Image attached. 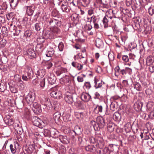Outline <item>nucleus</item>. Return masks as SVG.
<instances>
[{
    "instance_id": "obj_16",
    "label": "nucleus",
    "mask_w": 154,
    "mask_h": 154,
    "mask_svg": "<svg viewBox=\"0 0 154 154\" xmlns=\"http://www.w3.org/2000/svg\"><path fill=\"white\" fill-rule=\"evenodd\" d=\"M54 53V50L53 48H50L47 49L46 53V56L48 57H51Z\"/></svg>"
},
{
    "instance_id": "obj_12",
    "label": "nucleus",
    "mask_w": 154,
    "mask_h": 154,
    "mask_svg": "<svg viewBox=\"0 0 154 154\" xmlns=\"http://www.w3.org/2000/svg\"><path fill=\"white\" fill-rule=\"evenodd\" d=\"M54 36L51 29L50 30L46 31L44 35L45 38L46 39H52L54 38Z\"/></svg>"
},
{
    "instance_id": "obj_46",
    "label": "nucleus",
    "mask_w": 154,
    "mask_h": 154,
    "mask_svg": "<svg viewBox=\"0 0 154 154\" xmlns=\"http://www.w3.org/2000/svg\"><path fill=\"white\" fill-rule=\"evenodd\" d=\"M81 3L84 6H86L89 3V0H81Z\"/></svg>"
},
{
    "instance_id": "obj_42",
    "label": "nucleus",
    "mask_w": 154,
    "mask_h": 154,
    "mask_svg": "<svg viewBox=\"0 0 154 154\" xmlns=\"http://www.w3.org/2000/svg\"><path fill=\"white\" fill-rule=\"evenodd\" d=\"M2 34L5 35H7L8 31L7 28L5 26H3L2 29Z\"/></svg>"
},
{
    "instance_id": "obj_28",
    "label": "nucleus",
    "mask_w": 154,
    "mask_h": 154,
    "mask_svg": "<svg viewBox=\"0 0 154 154\" xmlns=\"http://www.w3.org/2000/svg\"><path fill=\"white\" fill-rule=\"evenodd\" d=\"M131 125L130 123L128 122L124 125V129L126 132H129L131 130Z\"/></svg>"
},
{
    "instance_id": "obj_24",
    "label": "nucleus",
    "mask_w": 154,
    "mask_h": 154,
    "mask_svg": "<svg viewBox=\"0 0 154 154\" xmlns=\"http://www.w3.org/2000/svg\"><path fill=\"white\" fill-rule=\"evenodd\" d=\"M153 60L151 56H149L146 59V63L147 66H150L152 64Z\"/></svg>"
},
{
    "instance_id": "obj_33",
    "label": "nucleus",
    "mask_w": 154,
    "mask_h": 154,
    "mask_svg": "<svg viewBox=\"0 0 154 154\" xmlns=\"http://www.w3.org/2000/svg\"><path fill=\"white\" fill-rule=\"evenodd\" d=\"M50 132L51 135L55 137H56L57 134H58V131L54 128H52L50 131Z\"/></svg>"
},
{
    "instance_id": "obj_17",
    "label": "nucleus",
    "mask_w": 154,
    "mask_h": 154,
    "mask_svg": "<svg viewBox=\"0 0 154 154\" xmlns=\"http://www.w3.org/2000/svg\"><path fill=\"white\" fill-rule=\"evenodd\" d=\"M94 81L95 84L94 87L96 88H100L102 86L103 84L101 81H100L96 78H95Z\"/></svg>"
},
{
    "instance_id": "obj_57",
    "label": "nucleus",
    "mask_w": 154,
    "mask_h": 154,
    "mask_svg": "<svg viewBox=\"0 0 154 154\" xmlns=\"http://www.w3.org/2000/svg\"><path fill=\"white\" fill-rule=\"evenodd\" d=\"M31 35V31L29 30L26 31L24 34V35L28 37H29Z\"/></svg>"
},
{
    "instance_id": "obj_20",
    "label": "nucleus",
    "mask_w": 154,
    "mask_h": 154,
    "mask_svg": "<svg viewBox=\"0 0 154 154\" xmlns=\"http://www.w3.org/2000/svg\"><path fill=\"white\" fill-rule=\"evenodd\" d=\"M142 105L143 104L141 102H136L134 104V109L137 111H139L141 109Z\"/></svg>"
},
{
    "instance_id": "obj_32",
    "label": "nucleus",
    "mask_w": 154,
    "mask_h": 154,
    "mask_svg": "<svg viewBox=\"0 0 154 154\" xmlns=\"http://www.w3.org/2000/svg\"><path fill=\"white\" fill-rule=\"evenodd\" d=\"M75 116L76 117L79 119H81L83 118L84 114L82 112H75Z\"/></svg>"
},
{
    "instance_id": "obj_25",
    "label": "nucleus",
    "mask_w": 154,
    "mask_h": 154,
    "mask_svg": "<svg viewBox=\"0 0 154 154\" xmlns=\"http://www.w3.org/2000/svg\"><path fill=\"white\" fill-rule=\"evenodd\" d=\"M23 114L25 118L28 119L30 118L31 115L29 110L28 109L26 108L25 109L24 111Z\"/></svg>"
},
{
    "instance_id": "obj_39",
    "label": "nucleus",
    "mask_w": 154,
    "mask_h": 154,
    "mask_svg": "<svg viewBox=\"0 0 154 154\" xmlns=\"http://www.w3.org/2000/svg\"><path fill=\"white\" fill-rule=\"evenodd\" d=\"M70 115L68 114L63 116V120L65 122H67L70 120Z\"/></svg>"
},
{
    "instance_id": "obj_63",
    "label": "nucleus",
    "mask_w": 154,
    "mask_h": 154,
    "mask_svg": "<svg viewBox=\"0 0 154 154\" xmlns=\"http://www.w3.org/2000/svg\"><path fill=\"white\" fill-rule=\"evenodd\" d=\"M125 69L126 73H128L129 74H131L132 73V69H131L129 68L126 67L125 68Z\"/></svg>"
},
{
    "instance_id": "obj_50",
    "label": "nucleus",
    "mask_w": 154,
    "mask_h": 154,
    "mask_svg": "<svg viewBox=\"0 0 154 154\" xmlns=\"http://www.w3.org/2000/svg\"><path fill=\"white\" fill-rule=\"evenodd\" d=\"M10 90L12 92L14 93H17L18 91L17 88L12 86L10 87Z\"/></svg>"
},
{
    "instance_id": "obj_59",
    "label": "nucleus",
    "mask_w": 154,
    "mask_h": 154,
    "mask_svg": "<svg viewBox=\"0 0 154 154\" xmlns=\"http://www.w3.org/2000/svg\"><path fill=\"white\" fill-rule=\"evenodd\" d=\"M28 154H37L35 150L34 149H33L32 151L29 149L28 152Z\"/></svg>"
},
{
    "instance_id": "obj_43",
    "label": "nucleus",
    "mask_w": 154,
    "mask_h": 154,
    "mask_svg": "<svg viewBox=\"0 0 154 154\" xmlns=\"http://www.w3.org/2000/svg\"><path fill=\"white\" fill-rule=\"evenodd\" d=\"M18 81L20 83L19 84V87L21 89H23L24 88V85L23 82L21 80L20 78H18Z\"/></svg>"
},
{
    "instance_id": "obj_2",
    "label": "nucleus",
    "mask_w": 154,
    "mask_h": 154,
    "mask_svg": "<svg viewBox=\"0 0 154 154\" xmlns=\"http://www.w3.org/2000/svg\"><path fill=\"white\" fill-rule=\"evenodd\" d=\"M51 91L50 95L54 98L60 99L62 97L61 92L58 90L57 87H56L52 88Z\"/></svg>"
},
{
    "instance_id": "obj_5",
    "label": "nucleus",
    "mask_w": 154,
    "mask_h": 154,
    "mask_svg": "<svg viewBox=\"0 0 154 154\" xmlns=\"http://www.w3.org/2000/svg\"><path fill=\"white\" fill-rule=\"evenodd\" d=\"M97 122L100 128H103L105 125L104 119L102 116H99L97 118Z\"/></svg>"
},
{
    "instance_id": "obj_49",
    "label": "nucleus",
    "mask_w": 154,
    "mask_h": 154,
    "mask_svg": "<svg viewBox=\"0 0 154 154\" xmlns=\"http://www.w3.org/2000/svg\"><path fill=\"white\" fill-rule=\"evenodd\" d=\"M149 14L151 15H152L154 14V7H150L148 9Z\"/></svg>"
},
{
    "instance_id": "obj_6",
    "label": "nucleus",
    "mask_w": 154,
    "mask_h": 154,
    "mask_svg": "<svg viewBox=\"0 0 154 154\" xmlns=\"http://www.w3.org/2000/svg\"><path fill=\"white\" fill-rule=\"evenodd\" d=\"M10 148L11 152L13 154H15L17 150L18 149L20 148V147L18 143L17 142H16L14 145L12 144H10Z\"/></svg>"
},
{
    "instance_id": "obj_23",
    "label": "nucleus",
    "mask_w": 154,
    "mask_h": 154,
    "mask_svg": "<svg viewBox=\"0 0 154 154\" xmlns=\"http://www.w3.org/2000/svg\"><path fill=\"white\" fill-rule=\"evenodd\" d=\"M117 108V103L116 101L112 102L110 105V109L112 111H114Z\"/></svg>"
},
{
    "instance_id": "obj_29",
    "label": "nucleus",
    "mask_w": 154,
    "mask_h": 154,
    "mask_svg": "<svg viewBox=\"0 0 154 154\" xmlns=\"http://www.w3.org/2000/svg\"><path fill=\"white\" fill-rule=\"evenodd\" d=\"M134 89L137 91H140L142 90V87L140 83L136 82L134 84Z\"/></svg>"
},
{
    "instance_id": "obj_11",
    "label": "nucleus",
    "mask_w": 154,
    "mask_h": 154,
    "mask_svg": "<svg viewBox=\"0 0 154 154\" xmlns=\"http://www.w3.org/2000/svg\"><path fill=\"white\" fill-rule=\"evenodd\" d=\"M82 100L85 102H88L91 98V96L87 93L83 92L81 95Z\"/></svg>"
},
{
    "instance_id": "obj_51",
    "label": "nucleus",
    "mask_w": 154,
    "mask_h": 154,
    "mask_svg": "<svg viewBox=\"0 0 154 154\" xmlns=\"http://www.w3.org/2000/svg\"><path fill=\"white\" fill-rule=\"evenodd\" d=\"M104 145V143H97L95 145L96 146L97 148H99L100 149L103 148Z\"/></svg>"
},
{
    "instance_id": "obj_18",
    "label": "nucleus",
    "mask_w": 154,
    "mask_h": 154,
    "mask_svg": "<svg viewBox=\"0 0 154 154\" xmlns=\"http://www.w3.org/2000/svg\"><path fill=\"white\" fill-rule=\"evenodd\" d=\"M59 139L60 142L64 144H67L69 142L68 138L66 136H60L59 137Z\"/></svg>"
},
{
    "instance_id": "obj_61",
    "label": "nucleus",
    "mask_w": 154,
    "mask_h": 154,
    "mask_svg": "<svg viewBox=\"0 0 154 154\" xmlns=\"http://www.w3.org/2000/svg\"><path fill=\"white\" fill-rule=\"evenodd\" d=\"M108 57L110 60H112L114 59V56L112 53H109L108 55Z\"/></svg>"
},
{
    "instance_id": "obj_1",
    "label": "nucleus",
    "mask_w": 154,
    "mask_h": 154,
    "mask_svg": "<svg viewBox=\"0 0 154 154\" xmlns=\"http://www.w3.org/2000/svg\"><path fill=\"white\" fill-rule=\"evenodd\" d=\"M26 73L22 75V79L24 81H27L32 79V71L31 68L29 67H27Z\"/></svg>"
},
{
    "instance_id": "obj_7",
    "label": "nucleus",
    "mask_w": 154,
    "mask_h": 154,
    "mask_svg": "<svg viewBox=\"0 0 154 154\" xmlns=\"http://www.w3.org/2000/svg\"><path fill=\"white\" fill-rule=\"evenodd\" d=\"M25 8L26 9V14L28 16H32L35 9V6H26Z\"/></svg>"
},
{
    "instance_id": "obj_56",
    "label": "nucleus",
    "mask_w": 154,
    "mask_h": 154,
    "mask_svg": "<svg viewBox=\"0 0 154 154\" xmlns=\"http://www.w3.org/2000/svg\"><path fill=\"white\" fill-rule=\"evenodd\" d=\"M63 47L64 46L63 43L61 42H60L58 46V48L59 50L61 51H62Z\"/></svg>"
},
{
    "instance_id": "obj_10",
    "label": "nucleus",
    "mask_w": 154,
    "mask_h": 154,
    "mask_svg": "<svg viewBox=\"0 0 154 154\" xmlns=\"http://www.w3.org/2000/svg\"><path fill=\"white\" fill-rule=\"evenodd\" d=\"M34 108L33 110L37 113H40L42 112L40 105L36 102H33L32 103Z\"/></svg>"
},
{
    "instance_id": "obj_21",
    "label": "nucleus",
    "mask_w": 154,
    "mask_h": 154,
    "mask_svg": "<svg viewBox=\"0 0 154 154\" xmlns=\"http://www.w3.org/2000/svg\"><path fill=\"white\" fill-rule=\"evenodd\" d=\"M60 26H56L53 27V28H51L50 29L52 31L53 33L54 34L55 36L56 34L60 32V29L59 28V27Z\"/></svg>"
},
{
    "instance_id": "obj_8",
    "label": "nucleus",
    "mask_w": 154,
    "mask_h": 154,
    "mask_svg": "<svg viewBox=\"0 0 154 154\" xmlns=\"http://www.w3.org/2000/svg\"><path fill=\"white\" fill-rule=\"evenodd\" d=\"M49 24L53 27L57 26H60L61 25V22L59 20L54 19H51L49 21Z\"/></svg>"
},
{
    "instance_id": "obj_64",
    "label": "nucleus",
    "mask_w": 154,
    "mask_h": 154,
    "mask_svg": "<svg viewBox=\"0 0 154 154\" xmlns=\"http://www.w3.org/2000/svg\"><path fill=\"white\" fill-rule=\"evenodd\" d=\"M149 116V118L154 119V111L151 112Z\"/></svg>"
},
{
    "instance_id": "obj_13",
    "label": "nucleus",
    "mask_w": 154,
    "mask_h": 154,
    "mask_svg": "<svg viewBox=\"0 0 154 154\" xmlns=\"http://www.w3.org/2000/svg\"><path fill=\"white\" fill-rule=\"evenodd\" d=\"M26 52V54L30 58H32L35 57L36 56V54L35 51L32 49H28Z\"/></svg>"
},
{
    "instance_id": "obj_37",
    "label": "nucleus",
    "mask_w": 154,
    "mask_h": 154,
    "mask_svg": "<svg viewBox=\"0 0 154 154\" xmlns=\"http://www.w3.org/2000/svg\"><path fill=\"white\" fill-rule=\"evenodd\" d=\"M103 22L104 25V27L106 28L108 27V20L106 16L104 17L103 19Z\"/></svg>"
},
{
    "instance_id": "obj_9",
    "label": "nucleus",
    "mask_w": 154,
    "mask_h": 154,
    "mask_svg": "<svg viewBox=\"0 0 154 154\" xmlns=\"http://www.w3.org/2000/svg\"><path fill=\"white\" fill-rule=\"evenodd\" d=\"M76 58L80 59V62L82 63H83L84 64H86L87 60L86 57L83 56L80 53L78 54L77 55L74 57L75 60H76Z\"/></svg>"
},
{
    "instance_id": "obj_4",
    "label": "nucleus",
    "mask_w": 154,
    "mask_h": 154,
    "mask_svg": "<svg viewBox=\"0 0 154 154\" xmlns=\"http://www.w3.org/2000/svg\"><path fill=\"white\" fill-rule=\"evenodd\" d=\"M35 99V96L32 94H29L26 96V100L28 104L31 105L33 103Z\"/></svg>"
},
{
    "instance_id": "obj_15",
    "label": "nucleus",
    "mask_w": 154,
    "mask_h": 154,
    "mask_svg": "<svg viewBox=\"0 0 154 154\" xmlns=\"http://www.w3.org/2000/svg\"><path fill=\"white\" fill-rule=\"evenodd\" d=\"M75 95L74 94L69 95H67L65 97V100L67 103L71 104L74 101L73 99V96Z\"/></svg>"
},
{
    "instance_id": "obj_27",
    "label": "nucleus",
    "mask_w": 154,
    "mask_h": 154,
    "mask_svg": "<svg viewBox=\"0 0 154 154\" xmlns=\"http://www.w3.org/2000/svg\"><path fill=\"white\" fill-rule=\"evenodd\" d=\"M113 118L115 121H119L121 118L120 114L119 112H116L113 114Z\"/></svg>"
},
{
    "instance_id": "obj_31",
    "label": "nucleus",
    "mask_w": 154,
    "mask_h": 154,
    "mask_svg": "<svg viewBox=\"0 0 154 154\" xmlns=\"http://www.w3.org/2000/svg\"><path fill=\"white\" fill-rule=\"evenodd\" d=\"M11 6L14 8L16 7L18 3V0H9Z\"/></svg>"
},
{
    "instance_id": "obj_58",
    "label": "nucleus",
    "mask_w": 154,
    "mask_h": 154,
    "mask_svg": "<svg viewBox=\"0 0 154 154\" xmlns=\"http://www.w3.org/2000/svg\"><path fill=\"white\" fill-rule=\"evenodd\" d=\"M85 29L87 30H90L92 28V26L90 24H86L85 26Z\"/></svg>"
},
{
    "instance_id": "obj_3",
    "label": "nucleus",
    "mask_w": 154,
    "mask_h": 154,
    "mask_svg": "<svg viewBox=\"0 0 154 154\" xmlns=\"http://www.w3.org/2000/svg\"><path fill=\"white\" fill-rule=\"evenodd\" d=\"M32 122L35 126L40 127L41 126L42 123L43 122L42 120L38 117L33 116L31 118Z\"/></svg>"
},
{
    "instance_id": "obj_19",
    "label": "nucleus",
    "mask_w": 154,
    "mask_h": 154,
    "mask_svg": "<svg viewBox=\"0 0 154 154\" xmlns=\"http://www.w3.org/2000/svg\"><path fill=\"white\" fill-rule=\"evenodd\" d=\"M72 65L78 70H81L83 68L82 65L75 62H72Z\"/></svg>"
},
{
    "instance_id": "obj_30",
    "label": "nucleus",
    "mask_w": 154,
    "mask_h": 154,
    "mask_svg": "<svg viewBox=\"0 0 154 154\" xmlns=\"http://www.w3.org/2000/svg\"><path fill=\"white\" fill-rule=\"evenodd\" d=\"M114 124L112 123H109L107 125V130L110 132L113 131L114 129Z\"/></svg>"
},
{
    "instance_id": "obj_38",
    "label": "nucleus",
    "mask_w": 154,
    "mask_h": 154,
    "mask_svg": "<svg viewBox=\"0 0 154 154\" xmlns=\"http://www.w3.org/2000/svg\"><path fill=\"white\" fill-rule=\"evenodd\" d=\"M62 10L63 12H68L69 11V9L66 5H62L61 7Z\"/></svg>"
},
{
    "instance_id": "obj_44",
    "label": "nucleus",
    "mask_w": 154,
    "mask_h": 154,
    "mask_svg": "<svg viewBox=\"0 0 154 154\" xmlns=\"http://www.w3.org/2000/svg\"><path fill=\"white\" fill-rule=\"evenodd\" d=\"M45 78H43L41 80L39 84V85L42 88H43L45 87Z\"/></svg>"
},
{
    "instance_id": "obj_34",
    "label": "nucleus",
    "mask_w": 154,
    "mask_h": 154,
    "mask_svg": "<svg viewBox=\"0 0 154 154\" xmlns=\"http://www.w3.org/2000/svg\"><path fill=\"white\" fill-rule=\"evenodd\" d=\"M85 149L86 151L93 152L96 149L92 145H88L85 147Z\"/></svg>"
},
{
    "instance_id": "obj_54",
    "label": "nucleus",
    "mask_w": 154,
    "mask_h": 154,
    "mask_svg": "<svg viewBox=\"0 0 154 154\" xmlns=\"http://www.w3.org/2000/svg\"><path fill=\"white\" fill-rule=\"evenodd\" d=\"M119 66H117L116 67V68L115 69V74L116 76H118L119 72Z\"/></svg>"
},
{
    "instance_id": "obj_52",
    "label": "nucleus",
    "mask_w": 154,
    "mask_h": 154,
    "mask_svg": "<svg viewBox=\"0 0 154 154\" xmlns=\"http://www.w3.org/2000/svg\"><path fill=\"white\" fill-rule=\"evenodd\" d=\"M44 105L46 106L48 110H50L51 108H52V106L50 102H48L47 103H45Z\"/></svg>"
},
{
    "instance_id": "obj_36",
    "label": "nucleus",
    "mask_w": 154,
    "mask_h": 154,
    "mask_svg": "<svg viewBox=\"0 0 154 154\" xmlns=\"http://www.w3.org/2000/svg\"><path fill=\"white\" fill-rule=\"evenodd\" d=\"M45 70L40 69L38 72V75L41 77H42L45 75Z\"/></svg>"
},
{
    "instance_id": "obj_41",
    "label": "nucleus",
    "mask_w": 154,
    "mask_h": 154,
    "mask_svg": "<svg viewBox=\"0 0 154 154\" xmlns=\"http://www.w3.org/2000/svg\"><path fill=\"white\" fill-rule=\"evenodd\" d=\"M62 80L65 83H68L70 80V77L66 75L64 77L62 78Z\"/></svg>"
},
{
    "instance_id": "obj_62",
    "label": "nucleus",
    "mask_w": 154,
    "mask_h": 154,
    "mask_svg": "<svg viewBox=\"0 0 154 154\" xmlns=\"http://www.w3.org/2000/svg\"><path fill=\"white\" fill-rule=\"evenodd\" d=\"M77 81L79 82H82L84 81V79L82 76H78L77 78Z\"/></svg>"
},
{
    "instance_id": "obj_22",
    "label": "nucleus",
    "mask_w": 154,
    "mask_h": 154,
    "mask_svg": "<svg viewBox=\"0 0 154 154\" xmlns=\"http://www.w3.org/2000/svg\"><path fill=\"white\" fill-rule=\"evenodd\" d=\"M60 114L59 112L55 113L53 115V118L56 122L57 123L60 120Z\"/></svg>"
},
{
    "instance_id": "obj_45",
    "label": "nucleus",
    "mask_w": 154,
    "mask_h": 154,
    "mask_svg": "<svg viewBox=\"0 0 154 154\" xmlns=\"http://www.w3.org/2000/svg\"><path fill=\"white\" fill-rule=\"evenodd\" d=\"M83 87L84 88L88 89H90L91 87L90 83L89 82H86L84 84Z\"/></svg>"
},
{
    "instance_id": "obj_60",
    "label": "nucleus",
    "mask_w": 154,
    "mask_h": 154,
    "mask_svg": "<svg viewBox=\"0 0 154 154\" xmlns=\"http://www.w3.org/2000/svg\"><path fill=\"white\" fill-rule=\"evenodd\" d=\"M122 60L125 62H127L129 60V58L127 56L124 55L122 57Z\"/></svg>"
},
{
    "instance_id": "obj_48",
    "label": "nucleus",
    "mask_w": 154,
    "mask_h": 154,
    "mask_svg": "<svg viewBox=\"0 0 154 154\" xmlns=\"http://www.w3.org/2000/svg\"><path fill=\"white\" fill-rule=\"evenodd\" d=\"M48 81L50 84L53 85L55 82V78L54 77L53 79L51 77L49 78L48 79Z\"/></svg>"
},
{
    "instance_id": "obj_53",
    "label": "nucleus",
    "mask_w": 154,
    "mask_h": 154,
    "mask_svg": "<svg viewBox=\"0 0 154 154\" xmlns=\"http://www.w3.org/2000/svg\"><path fill=\"white\" fill-rule=\"evenodd\" d=\"M40 101L42 102V104L44 105L45 103H47L48 102V99L46 97H43V98L40 100Z\"/></svg>"
},
{
    "instance_id": "obj_55",
    "label": "nucleus",
    "mask_w": 154,
    "mask_h": 154,
    "mask_svg": "<svg viewBox=\"0 0 154 154\" xmlns=\"http://www.w3.org/2000/svg\"><path fill=\"white\" fill-rule=\"evenodd\" d=\"M71 19L73 21H74L78 20V15H77L76 14H73L71 16Z\"/></svg>"
},
{
    "instance_id": "obj_40",
    "label": "nucleus",
    "mask_w": 154,
    "mask_h": 154,
    "mask_svg": "<svg viewBox=\"0 0 154 154\" xmlns=\"http://www.w3.org/2000/svg\"><path fill=\"white\" fill-rule=\"evenodd\" d=\"M6 43V41L5 39L0 38V47H3Z\"/></svg>"
},
{
    "instance_id": "obj_35",
    "label": "nucleus",
    "mask_w": 154,
    "mask_h": 154,
    "mask_svg": "<svg viewBox=\"0 0 154 154\" xmlns=\"http://www.w3.org/2000/svg\"><path fill=\"white\" fill-rule=\"evenodd\" d=\"M20 32V30L16 29L14 32L12 31L11 32V36L13 37H14L18 36L19 35Z\"/></svg>"
},
{
    "instance_id": "obj_26",
    "label": "nucleus",
    "mask_w": 154,
    "mask_h": 154,
    "mask_svg": "<svg viewBox=\"0 0 154 154\" xmlns=\"http://www.w3.org/2000/svg\"><path fill=\"white\" fill-rule=\"evenodd\" d=\"M103 45V42L102 40L100 39H98L96 40V45L98 48L102 47Z\"/></svg>"
},
{
    "instance_id": "obj_14",
    "label": "nucleus",
    "mask_w": 154,
    "mask_h": 154,
    "mask_svg": "<svg viewBox=\"0 0 154 154\" xmlns=\"http://www.w3.org/2000/svg\"><path fill=\"white\" fill-rule=\"evenodd\" d=\"M4 121L6 124L9 125H12L14 123L13 120L9 116H6L4 118Z\"/></svg>"
},
{
    "instance_id": "obj_47",
    "label": "nucleus",
    "mask_w": 154,
    "mask_h": 154,
    "mask_svg": "<svg viewBox=\"0 0 154 154\" xmlns=\"http://www.w3.org/2000/svg\"><path fill=\"white\" fill-rule=\"evenodd\" d=\"M74 104L77 108H80L81 107L82 104L81 101H74Z\"/></svg>"
}]
</instances>
